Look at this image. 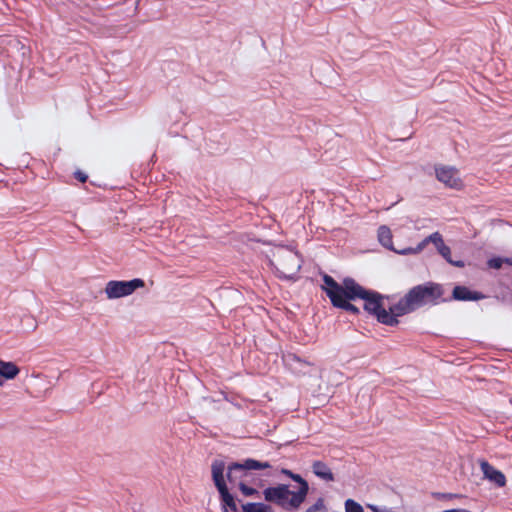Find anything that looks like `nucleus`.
Here are the masks:
<instances>
[{
	"label": "nucleus",
	"instance_id": "nucleus-1",
	"mask_svg": "<svg viewBox=\"0 0 512 512\" xmlns=\"http://www.w3.org/2000/svg\"><path fill=\"white\" fill-rule=\"evenodd\" d=\"M281 473L298 484L296 489L291 490L287 484L267 487L263 490L264 499L285 511L295 512L305 502L309 492V484L300 474L293 473L291 470L283 468Z\"/></svg>",
	"mask_w": 512,
	"mask_h": 512
},
{
	"label": "nucleus",
	"instance_id": "nucleus-2",
	"mask_svg": "<svg viewBox=\"0 0 512 512\" xmlns=\"http://www.w3.org/2000/svg\"><path fill=\"white\" fill-rule=\"evenodd\" d=\"M444 289L442 285L435 282L412 287L396 304L394 311L396 315H406L426 305H437L443 299Z\"/></svg>",
	"mask_w": 512,
	"mask_h": 512
},
{
	"label": "nucleus",
	"instance_id": "nucleus-3",
	"mask_svg": "<svg viewBox=\"0 0 512 512\" xmlns=\"http://www.w3.org/2000/svg\"><path fill=\"white\" fill-rule=\"evenodd\" d=\"M350 297L358 296L359 299L364 300V310L375 317L377 321L386 326H397L399 324L398 317L394 311V305L385 309L383 304L384 296L376 291L366 290L357 282H351V286H348Z\"/></svg>",
	"mask_w": 512,
	"mask_h": 512
},
{
	"label": "nucleus",
	"instance_id": "nucleus-4",
	"mask_svg": "<svg viewBox=\"0 0 512 512\" xmlns=\"http://www.w3.org/2000/svg\"><path fill=\"white\" fill-rule=\"evenodd\" d=\"M324 285L322 289L331 301V304L336 307L348 311L352 314H359L360 310L355 305L351 304V300H355L358 296L350 297L348 286L351 282H356L353 278H345L342 284H339L332 276L325 274L323 276Z\"/></svg>",
	"mask_w": 512,
	"mask_h": 512
},
{
	"label": "nucleus",
	"instance_id": "nucleus-5",
	"mask_svg": "<svg viewBox=\"0 0 512 512\" xmlns=\"http://www.w3.org/2000/svg\"><path fill=\"white\" fill-rule=\"evenodd\" d=\"M212 479L220 494L223 512H238L234 496L229 492L224 479L225 465L222 461H215L211 467Z\"/></svg>",
	"mask_w": 512,
	"mask_h": 512
},
{
	"label": "nucleus",
	"instance_id": "nucleus-6",
	"mask_svg": "<svg viewBox=\"0 0 512 512\" xmlns=\"http://www.w3.org/2000/svg\"><path fill=\"white\" fill-rule=\"evenodd\" d=\"M271 263L275 269L286 278L293 277L301 268V260L298 254L284 248L277 250L273 254Z\"/></svg>",
	"mask_w": 512,
	"mask_h": 512
},
{
	"label": "nucleus",
	"instance_id": "nucleus-7",
	"mask_svg": "<svg viewBox=\"0 0 512 512\" xmlns=\"http://www.w3.org/2000/svg\"><path fill=\"white\" fill-rule=\"evenodd\" d=\"M268 462H261L255 459H246L242 463H231L227 468V479L231 484L244 481L249 470H262L269 468Z\"/></svg>",
	"mask_w": 512,
	"mask_h": 512
},
{
	"label": "nucleus",
	"instance_id": "nucleus-8",
	"mask_svg": "<svg viewBox=\"0 0 512 512\" xmlns=\"http://www.w3.org/2000/svg\"><path fill=\"white\" fill-rule=\"evenodd\" d=\"M142 279L135 278L130 281H109L105 287L108 299H116L131 295L136 289L144 287Z\"/></svg>",
	"mask_w": 512,
	"mask_h": 512
},
{
	"label": "nucleus",
	"instance_id": "nucleus-9",
	"mask_svg": "<svg viewBox=\"0 0 512 512\" xmlns=\"http://www.w3.org/2000/svg\"><path fill=\"white\" fill-rule=\"evenodd\" d=\"M436 178L446 187L461 190L463 182L459 177V171L455 167L439 165L435 167Z\"/></svg>",
	"mask_w": 512,
	"mask_h": 512
},
{
	"label": "nucleus",
	"instance_id": "nucleus-10",
	"mask_svg": "<svg viewBox=\"0 0 512 512\" xmlns=\"http://www.w3.org/2000/svg\"><path fill=\"white\" fill-rule=\"evenodd\" d=\"M481 471L483 472L485 478L494 482L498 487H503L506 485V477L500 471L489 464L487 461H482L480 463Z\"/></svg>",
	"mask_w": 512,
	"mask_h": 512
},
{
	"label": "nucleus",
	"instance_id": "nucleus-11",
	"mask_svg": "<svg viewBox=\"0 0 512 512\" xmlns=\"http://www.w3.org/2000/svg\"><path fill=\"white\" fill-rule=\"evenodd\" d=\"M430 242H432L436 246L437 249L445 244L444 241H443L442 235L439 232H434L431 235H429L428 237H426L422 242H420L418 244L417 248H415V249L408 248V249H405V250L401 251L400 253L401 254H407V253H417V252H420Z\"/></svg>",
	"mask_w": 512,
	"mask_h": 512
},
{
	"label": "nucleus",
	"instance_id": "nucleus-12",
	"mask_svg": "<svg viewBox=\"0 0 512 512\" xmlns=\"http://www.w3.org/2000/svg\"><path fill=\"white\" fill-rule=\"evenodd\" d=\"M453 299L459 301H472L483 298V295L479 292L469 290L465 286H455L452 292Z\"/></svg>",
	"mask_w": 512,
	"mask_h": 512
},
{
	"label": "nucleus",
	"instance_id": "nucleus-13",
	"mask_svg": "<svg viewBox=\"0 0 512 512\" xmlns=\"http://www.w3.org/2000/svg\"><path fill=\"white\" fill-rule=\"evenodd\" d=\"M312 471L317 477L325 481H334V475L331 469L322 461H314L312 463Z\"/></svg>",
	"mask_w": 512,
	"mask_h": 512
},
{
	"label": "nucleus",
	"instance_id": "nucleus-14",
	"mask_svg": "<svg viewBox=\"0 0 512 512\" xmlns=\"http://www.w3.org/2000/svg\"><path fill=\"white\" fill-rule=\"evenodd\" d=\"M20 372L18 366L13 362H5L0 360V377L11 380Z\"/></svg>",
	"mask_w": 512,
	"mask_h": 512
},
{
	"label": "nucleus",
	"instance_id": "nucleus-15",
	"mask_svg": "<svg viewBox=\"0 0 512 512\" xmlns=\"http://www.w3.org/2000/svg\"><path fill=\"white\" fill-rule=\"evenodd\" d=\"M379 242L387 248H392V233L387 226H380L378 229Z\"/></svg>",
	"mask_w": 512,
	"mask_h": 512
},
{
	"label": "nucleus",
	"instance_id": "nucleus-16",
	"mask_svg": "<svg viewBox=\"0 0 512 512\" xmlns=\"http://www.w3.org/2000/svg\"><path fill=\"white\" fill-rule=\"evenodd\" d=\"M243 512H274L270 505L264 503H246L242 505Z\"/></svg>",
	"mask_w": 512,
	"mask_h": 512
},
{
	"label": "nucleus",
	"instance_id": "nucleus-17",
	"mask_svg": "<svg viewBox=\"0 0 512 512\" xmlns=\"http://www.w3.org/2000/svg\"><path fill=\"white\" fill-rule=\"evenodd\" d=\"M438 252L441 254V256L447 260L449 263L457 266V267H463L464 266V263L462 261H457V262H454L451 260L450 258V255H451V249L446 245H442L440 248L437 249Z\"/></svg>",
	"mask_w": 512,
	"mask_h": 512
},
{
	"label": "nucleus",
	"instance_id": "nucleus-18",
	"mask_svg": "<svg viewBox=\"0 0 512 512\" xmlns=\"http://www.w3.org/2000/svg\"><path fill=\"white\" fill-rule=\"evenodd\" d=\"M327 506L325 504L324 498L320 497L316 500L314 504L309 506L304 512H327Z\"/></svg>",
	"mask_w": 512,
	"mask_h": 512
},
{
	"label": "nucleus",
	"instance_id": "nucleus-19",
	"mask_svg": "<svg viewBox=\"0 0 512 512\" xmlns=\"http://www.w3.org/2000/svg\"><path fill=\"white\" fill-rule=\"evenodd\" d=\"M287 363L292 366L294 363L299 364L300 366H311L312 363L302 360L300 357H298L295 354H288L286 356Z\"/></svg>",
	"mask_w": 512,
	"mask_h": 512
},
{
	"label": "nucleus",
	"instance_id": "nucleus-20",
	"mask_svg": "<svg viewBox=\"0 0 512 512\" xmlns=\"http://www.w3.org/2000/svg\"><path fill=\"white\" fill-rule=\"evenodd\" d=\"M345 512H364L362 506L352 499L345 501Z\"/></svg>",
	"mask_w": 512,
	"mask_h": 512
},
{
	"label": "nucleus",
	"instance_id": "nucleus-21",
	"mask_svg": "<svg viewBox=\"0 0 512 512\" xmlns=\"http://www.w3.org/2000/svg\"><path fill=\"white\" fill-rule=\"evenodd\" d=\"M238 487L244 496H253L258 494V491L255 488L246 485L244 481H240L238 483Z\"/></svg>",
	"mask_w": 512,
	"mask_h": 512
},
{
	"label": "nucleus",
	"instance_id": "nucleus-22",
	"mask_svg": "<svg viewBox=\"0 0 512 512\" xmlns=\"http://www.w3.org/2000/svg\"><path fill=\"white\" fill-rule=\"evenodd\" d=\"M507 259L503 260L500 257L491 258L488 260L487 264L490 268L500 269L503 265V262H507Z\"/></svg>",
	"mask_w": 512,
	"mask_h": 512
},
{
	"label": "nucleus",
	"instance_id": "nucleus-23",
	"mask_svg": "<svg viewBox=\"0 0 512 512\" xmlns=\"http://www.w3.org/2000/svg\"><path fill=\"white\" fill-rule=\"evenodd\" d=\"M74 177L81 183H85L88 179V176L84 172L79 170L74 173Z\"/></svg>",
	"mask_w": 512,
	"mask_h": 512
},
{
	"label": "nucleus",
	"instance_id": "nucleus-24",
	"mask_svg": "<svg viewBox=\"0 0 512 512\" xmlns=\"http://www.w3.org/2000/svg\"><path fill=\"white\" fill-rule=\"evenodd\" d=\"M506 261H507V263H509L510 265H512V259H508V258H507V260H506Z\"/></svg>",
	"mask_w": 512,
	"mask_h": 512
},
{
	"label": "nucleus",
	"instance_id": "nucleus-25",
	"mask_svg": "<svg viewBox=\"0 0 512 512\" xmlns=\"http://www.w3.org/2000/svg\"><path fill=\"white\" fill-rule=\"evenodd\" d=\"M2 384H3V382L0 380V385H2Z\"/></svg>",
	"mask_w": 512,
	"mask_h": 512
}]
</instances>
